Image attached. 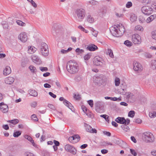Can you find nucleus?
<instances>
[{
	"mask_svg": "<svg viewBox=\"0 0 156 156\" xmlns=\"http://www.w3.org/2000/svg\"><path fill=\"white\" fill-rule=\"evenodd\" d=\"M110 30L113 36L119 37L121 36L124 33L125 29L122 24H119L111 27Z\"/></svg>",
	"mask_w": 156,
	"mask_h": 156,
	"instance_id": "obj_1",
	"label": "nucleus"
},
{
	"mask_svg": "<svg viewBox=\"0 0 156 156\" xmlns=\"http://www.w3.org/2000/svg\"><path fill=\"white\" fill-rule=\"evenodd\" d=\"M66 69L70 74H74L79 70V67L77 63L74 61L70 60L67 63Z\"/></svg>",
	"mask_w": 156,
	"mask_h": 156,
	"instance_id": "obj_2",
	"label": "nucleus"
},
{
	"mask_svg": "<svg viewBox=\"0 0 156 156\" xmlns=\"http://www.w3.org/2000/svg\"><path fill=\"white\" fill-rule=\"evenodd\" d=\"M38 49L41 55L43 56H47L48 55V46L45 43H41L39 46H38Z\"/></svg>",
	"mask_w": 156,
	"mask_h": 156,
	"instance_id": "obj_3",
	"label": "nucleus"
},
{
	"mask_svg": "<svg viewBox=\"0 0 156 156\" xmlns=\"http://www.w3.org/2000/svg\"><path fill=\"white\" fill-rule=\"evenodd\" d=\"M115 121L116 122L122 124L121 126V128L124 131L127 132V120L124 117H118Z\"/></svg>",
	"mask_w": 156,
	"mask_h": 156,
	"instance_id": "obj_4",
	"label": "nucleus"
},
{
	"mask_svg": "<svg viewBox=\"0 0 156 156\" xmlns=\"http://www.w3.org/2000/svg\"><path fill=\"white\" fill-rule=\"evenodd\" d=\"M107 80V79L105 76L102 75L100 76H96L94 78V83L98 86L104 85L105 84Z\"/></svg>",
	"mask_w": 156,
	"mask_h": 156,
	"instance_id": "obj_5",
	"label": "nucleus"
},
{
	"mask_svg": "<svg viewBox=\"0 0 156 156\" xmlns=\"http://www.w3.org/2000/svg\"><path fill=\"white\" fill-rule=\"evenodd\" d=\"M145 141L147 142H153L154 140V138L153 134L149 132H145L143 133Z\"/></svg>",
	"mask_w": 156,
	"mask_h": 156,
	"instance_id": "obj_6",
	"label": "nucleus"
},
{
	"mask_svg": "<svg viewBox=\"0 0 156 156\" xmlns=\"http://www.w3.org/2000/svg\"><path fill=\"white\" fill-rule=\"evenodd\" d=\"M75 13L79 20H82L84 18L86 14L85 10L83 9H78L76 10Z\"/></svg>",
	"mask_w": 156,
	"mask_h": 156,
	"instance_id": "obj_7",
	"label": "nucleus"
},
{
	"mask_svg": "<svg viewBox=\"0 0 156 156\" xmlns=\"http://www.w3.org/2000/svg\"><path fill=\"white\" fill-rule=\"evenodd\" d=\"M142 12L146 15H151L153 12V9L148 6H144L142 7L141 9Z\"/></svg>",
	"mask_w": 156,
	"mask_h": 156,
	"instance_id": "obj_8",
	"label": "nucleus"
},
{
	"mask_svg": "<svg viewBox=\"0 0 156 156\" xmlns=\"http://www.w3.org/2000/svg\"><path fill=\"white\" fill-rule=\"evenodd\" d=\"M104 62L102 58L98 56L95 57L94 59V64L96 66H101L104 64Z\"/></svg>",
	"mask_w": 156,
	"mask_h": 156,
	"instance_id": "obj_9",
	"label": "nucleus"
},
{
	"mask_svg": "<svg viewBox=\"0 0 156 156\" xmlns=\"http://www.w3.org/2000/svg\"><path fill=\"white\" fill-rule=\"evenodd\" d=\"M133 69L138 73H140L143 69L142 65L137 62L134 61L133 62Z\"/></svg>",
	"mask_w": 156,
	"mask_h": 156,
	"instance_id": "obj_10",
	"label": "nucleus"
},
{
	"mask_svg": "<svg viewBox=\"0 0 156 156\" xmlns=\"http://www.w3.org/2000/svg\"><path fill=\"white\" fill-rule=\"evenodd\" d=\"M65 149L66 151L73 154H76V149L74 147L70 144L66 145L65 146Z\"/></svg>",
	"mask_w": 156,
	"mask_h": 156,
	"instance_id": "obj_11",
	"label": "nucleus"
},
{
	"mask_svg": "<svg viewBox=\"0 0 156 156\" xmlns=\"http://www.w3.org/2000/svg\"><path fill=\"white\" fill-rule=\"evenodd\" d=\"M132 41L135 44H140L141 42V37L138 34H134L132 36Z\"/></svg>",
	"mask_w": 156,
	"mask_h": 156,
	"instance_id": "obj_12",
	"label": "nucleus"
},
{
	"mask_svg": "<svg viewBox=\"0 0 156 156\" xmlns=\"http://www.w3.org/2000/svg\"><path fill=\"white\" fill-rule=\"evenodd\" d=\"M59 100L61 101H63V103L64 105L69 108L72 111H73L74 108L73 107L69 101L64 99L63 97H60Z\"/></svg>",
	"mask_w": 156,
	"mask_h": 156,
	"instance_id": "obj_13",
	"label": "nucleus"
},
{
	"mask_svg": "<svg viewBox=\"0 0 156 156\" xmlns=\"http://www.w3.org/2000/svg\"><path fill=\"white\" fill-rule=\"evenodd\" d=\"M80 138L79 136L77 134L69 137L68 139L70 143L75 144L79 141Z\"/></svg>",
	"mask_w": 156,
	"mask_h": 156,
	"instance_id": "obj_14",
	"label": "nucleus"
},
{
	"mask_svg": "<svg viewBox=\"0 0 156 156\" xmlns=\"http://www.w3.org/2000/svg\"><path fill=\"white\" fill-rule=\"evenodd\" d=\"M135 101V96L130 92L127 93V103H133Z\"/></svg>",
	"mask_w": 156,
	"mask_h": 156,
	"instance_id": "obj_15",
	"label": "nucleus"
},
{
	"mask_svg": "<svg viewBox=\"0 0 156 156\" xmlns=\"http://www.w3.org/2000/svg\"><path fill=\"white\" fill-rule=\"evenodd\" d=\"M18 37L22 42H25L27 40V34L25 32L22 33Z\"/></svg>",
	"mask_w": 156,
	"mask_h": 156,
	"instance_id": "obj_16",
	"label": "nucleus"
},
{
	"mask_svg": "<svg viewBox=\"0 0 156 156\" xmlns=\"http://www.w3.org/2000/svg\"><path fill=\"white\" fill-rule=\"evenodd\" d=\"M31 58L33 61L37 64H40L41 63V61L40 58L35 55H32Z\"/></svg>",
	"mask_w": 156,
	"mask_h": 156,
	"instance_id": "obj_17",
	"label": "nucleus"
},
{
	"mask_svg": "<svg viewBox=\"0 0 156 156\" xmlns=\"http://www.w3.org/2000/svg\"><path fill=\"white\" fill-rule=\"evenodd\" d=\"M104 105L103 102L101 101H97L94 104L96 110L97 112H99V109L102 107Z\"/></svg>",
	"mask_w": 156,
	"mask_h": 156,
	"instance_id": "obj_18",
	"label": "nucleus"
},
{
	"mask_svg": "<svg viewBox=\"0 0 156 156\" xmlns=\"http://www.w3.org/2000/svg\"><path fill=\"white\" fill-rule=\"evenodd\" d=\"M2 105H1L0 107L1 111L3 113L7 112L9 110L8 106L6 104L2 102Z\"/></svg>",
	"mask_w": 156,
	"mask_h": 156,
	"instance_id": "obj_19",
	"label": "nucleus"
},
{
	"mask_svg": "<svg viewBox=\"0 0 156 156\" xmlns=\"http://www.w3.org/2000/svg\"><path fill=\"white\" fill-rule=\"evenodd\" d=\"M98 48L97 46L94 44H90L87 47V49L90 51H94L98 49Z\"/></svg>",
	"mask_w": 156,
	"mask_h": 156,
	"instance_id": "obj_20",
	"label": "nucleus"
},
{
	"mask_svg": "<svg viewBox=\"0 0 156 156\" xmlns=\"http://www.w3.org/2000/svg\"><path fill=\"white\" fill-rule=\"evenodd\" d=\"M107 10L106 8L104 7L101 8V9H99L98 11V13L99 15L101 16H103V15L106 13Z\"/></svg>",
	"mask_w": 156,
	"mask_h": 156,
	"instance_id": "obj_21",
	"label": "nucleus"
},
{
	"mask_svg": "<svg viewBox=\"0 0 156 156\" xmlns=\"http://www.w3.org/2000/svg\"><path fill=\"white\" fill-rule=\"evenodd\" d=\"M11 72V70L10 67L9 66H7L4 70L3 74L4 75L6 76L10 74Z\"/></svg>",
	"mask_w": 156,
	"mask_h": 156,
	"instance_id": "obj_22",
	"label": "nucleus"
},
{
	"mask_svg": "<svg viewBox=\"0 0 156 156\" xmlns=\"http://www.w3.org/2000/svg\"><path fill=\"white\" fill-rule=\"evenodd\" d=\"M14 79L12 77H9L6 78L5 79V83L7 84H11L14 81Z\"/></svg>",
	"mask_w": 156,
	"mask_h": 156,
	"instance_id": "obj_23",
	"label": "nucleus"
},
{
	"mask_svg": "<svg viewBox=\"0 0 156 156\" xmlns=\"http://www.w3.org/2000/svg\"><path fill=\"white\" fill-rule=\"evenodd\" d=\"M37 49L34 47L28 46V53L32 54L34 52L36 51Z\"/></svg>",
	"mask_w": 156,
	"mask_h": 156,
	"instance_id": "obj_24",
	"label": "nucleus"
},
{
	"mask_svg": "<svg viewBox=\"0 0 156 156\" xmlns=\"http://www.w3.org/2000/svg\"><path fill=\"white\" fill-rule=\"evenodd\" d=\"M29 94L30 96L36 97L38 95L37 92L34 90H29Z\"/></svg>",
	"mask_w": 156,
	"mask_h": 156,
	"instance_id": "obj_25",
	"label": "nucleus"
},
{
	"mask_svg": "<svg viewBox=\"0 0 156 156\" xmlns=\"http://www.w3.org/2000/svg\"><path fill=\"white\" fill-rule=\"evenodd\" d=\"M156 16L155 15H153L151 16L147 19L146 22L147 23L151 22L155 18Z\"/></svg>",
	"mask_w": 156,
	"mask_h": 156,
	"instance_id": "obj_26",
	"label": "nucleus"
},
{
	"mask_svg": "<svg viewBox=\"0 0 156 156\" xmlns=\"http://www.w3.org/2000/svg\"><path fill=\"white\" fill-rule=\"evenodd\" d=\"M137 20L136 16L133 13H131L130 15V20L132 22H133Z\"/></svg>",
	"mask_w": 156,
	"mask_h": 156,
	"instance_id": "obj_27",
	"label": "nucleus"
},
{
	"mask_svg": "<svg viewBox=\"0 0 156 156\" xmlns=\"http://www.w3.org/2000/svg\"><path fill=\"white\" fill-rule=\"evenodd\" d=\"M87 20L90 23H92L94 22V19L89 15L87 16Z\"/></svg>",
	"mask_w": 156,
	"mask_h": 156,
	"instance_id": "obj_28",
	"label": "nucleus"
},
{
	"mask_svg": "<svg viewBox=\"0 0 156 156\" xmlns=\"http://www.w3.org/2000/svg\"><path fill=\"white\" fill-rule=\"evenodd\" d=\"M151 67L153 69H156V60L152 61L151 62Z\"/></svg>",
	"mask_w": 156,
	"mask_h": 156,
	"instance_id": "obj_29",
	"label": "nucleus"
},
{
	"mask_svg": "<svg viewBox=\"0 0 156 156\" xmlns=\"http://www.w3.org/2000/svg\"><path fill=\"white\" fill-rule=\"evenodd\" d=\"M8 122L14 125H15L19 122V120L18 119H15L13 120H9Z\"/></svg>",
	"mask_w": 156,
	"mask_h": 156,
	"instance_id": "obj_30",
	"label": "nucleus"
},
{
	"mask_svg": "<svg viewBox=\"0 0 156 156\" xmlns=\"http://www.w3.org/2000/svg\"><path fill=\"white\" fill-rule=\"evenodd\" d=\"M21 132L20 131H16L14 133L13 136L15 137H17L21 134Z\"/></svg>",
	"mask_w": 156,
	"mask_h": 156,
	"instance_id": "obj_31",
	"label": "nucleus"
},
{
	"mask_svg": "<svg viewBox=\"0 0 156 156\" xmlns=\"http://www.w3.org/2000/svg\"><path fill=\"white\" fill-rule=\"evenodd\" d=\"M135 115V111L133 110L130 111L128 114V116L130 117L133 118Z\"/></svg>",
	"mask_w": 156,
	"mask_h": 156,
	"instance_id": "obj_32",
	"label": "nucleus"
},
{
	"mask_svg": "<svg viewBox=\"0 0 156 156\" xmlns=\"http://www.w3.org/2000/svg\"><path fill=\"white\" fill-rule=\"evenodd\" d=\"M149 116L151 118H153L156 116V112H150L149 113Z\"/></svg>",
	"mask_w": 156,
	"mask_h": 156,
	"instance_id": "obj_33",
	"label": "nucleus"
},
{
	"mask_svg": "<svg viewBox=\"0 0 156 156\" xmlns=\"http://www.w3.org/2000/svg\"><path fill=\"white\" fill-rule=\"evenodd\" d=\"M115 86H119L120 83V79L117 77H116L115 79Z\"/></svg>",
	"mask_w": 156,
	"mask_h": 156,
	"instance_id": "obj_34",
	"label": "nucleus"
},
{
	"mask_svg": "<svg viewBox=\"0 0 156 156\" xmlns=\"http://www.w3.org/2000/svg\"><path fill=\"white\" fill-rule=\"evenodd\" d=\"M139 22L140 23H144L146 21L144 17L142 16H139Z\"/></svg>",
	"mask_w": 156,
	"mask_h": 156,
	"instance_id": "obj_35",
	"label": "nucleus"
},
{
	"mask_svg": "<svg viewBox=\"0 0 156 156\" xmlns=\"http://www.w3.org/2000/svg\"><path fill=\"white\" fill-rule=\"evenodd\" d=\"M75 51L77 54L80 55L84 52V50L82 49H80L79 48H77L76 49Z\"/></svg>",
	"mask_w": 156,
	"mask_h": 156,
	"instance_id": "obj_36",
	"label": "nucleus"
},
{
	"mask_svg": "<svg viewBox=\"0 0 156 156\" xmlns=\"http://www.w3.org/2000/svg\"><path fill=\"white\" fill-rule=\"evenodd\" d=\"M101 117L104 118L107 122H108L109 121V116L107 115H100Z\"/></svg>",
	"mask_w": 156,
	"mask_h": 156,
	"instance_id": "obj_37",
	"label": "nucleus"
},
{
	"mask_svg": "<svg viewBox=\"0 0 156 156\" xmlns=\"http://www.w3.org/2000/svg\"><path fill=\"white\" fill-rule=\"evenodd\" d=\"M107 53L108 54L109 56L113 58L114 57V55L113 53L112 50L111 49H108V50Z\"/></svg>",
	"mask_w": 156,
	"mask_h": 156,
	"instance_id": "obj_38",
	"label": "nucleus"
},
{
	"mask_svg": "<svg viewBox=\"0 0 156 156\" xmlns=\"http://www.w3.org/2000/svg\"><path fill=\"white\" fill-rule=\"evenodd\" d=\"M73 97L76 100H79L81 98V95L79 94H74Z\"/></svg>",
	"mask_w": 156,
	"mask_h": 156,
	"instance_id": "obj_39",
	"label": "nucleus"
},
{
	"mask_svg": "<svg viewBox=\"0 0 156 156\" xmlns=\"http://www.w3.org/2000/svg\"><path fill=\"white\" fill-rule=\"evenodd\" d=\"M90 57L91 55L90 54L88 53L84 55V58L85 60H87L90 59Z\"/></svg>",
	"mask_w": 156,
	"mask_h": 156,
	"instance_id": "obj_40",
	"label": "nucleus"
},
{
	"mask_svg": "<svg viewBox=\"0 0 156 156\" xmlns=\"http://www.w3.org/2000/svg\"><path fill=\"white\" fill-rule=\"evenodd\" d=\"M135 29L136 30H139V31H142L143 30V28L140 26L137 25L135 27Z\"/></svg>",
	"mask_w": 156,
	"mask_h": 156,
	"instance_id": "obj_41",
	"label": "nucleus"
},
{
	"mask_svg": "<svg viewBox=\"0 0 156 156\" xmlns=\"http://www.w3.org/2000/svg\"><path fill=\"white\" fill-rule=\"evenodd\" d=\"M29 69L32 73H34L35 71V70L36 69L35 67L32 65L29 66Z\"/></svg>",
	"mask_w": 156,
	"mask_h": 156,
	"instance_id": "obj_42",
	"label": "nucleus"
},
{
	"mask_svg": "<svg viewBox=\"0 0 156 156\" xmlns=\"http://www.w3.org/2000/svg\"><path fill=\"white\" fill-rule=\"evenodd\" d=\"M87 103L90 106L92 107L94 105L93 101L92 100H90L87 101Z\"/></svg>",
	"mask_w": 156,
	"mask_h": 156,
	"instance_id": "obj_43",
	"label": "nucleus"
},
{
	"mask_svg": "<svg viewBox=\"0 0 156 156\" xmlns=\"http://www.w3.org/2000/svg\"><path fill=\"white\" fill-rule=\"evenodd\" d=\"M151 34L152 38L153 39L156 40V33L152 31L151 33Z\"/></svg>",
	"mask_w": 156,
	"mask_h": 156,
	"instance_id": "obj_44",
	"label": "nucleus"
},
{
	"mask_svg": "<svg viewBox=\"0 0 156 156\" xmlns=\"http://www.w3.org/2000/svg\"><path fill=\"white\" fill-rule=\"evenodd\" d=\"M39 68L40 69L42 72L47 71L48 70V69L47 67H40Z\"/></svg>",
	"mask_w": 156,
	"mask_h": 156,
	"instance_id": "obj_45",
	"label": "nucleus"
},
{
	"mask_svg": "<svg viewBox=\"0 0 156 156\" xmlns=\"http://www.w3.org/2000/svg\"><path fill=\"white\" fill-rule=\"evenodd\" d=\"M31 3V5L34 8H36L37 7V5L35 3V2L34 1H28Z\"/></svg>",
	"mask_w": 156,
	"mask_h": 156,
	"instance_id": "obj_46",
	"label": "nucleus"
},
{
	"mask_svg": "<svg viewBox=\"0 0 156 156\" xmlns=\"http://www.w3.org/2000/svg\"><path fill=\"white\" fill-rule=\"evenodd\" d=\"M31 118L35 121H37L38 120L37 118L35 115H32L31 116Z\"/></svg>",
	"mask_w": 156,
	"mask_h": 156,
	"instance_id": "obj_47",
	"label": "nucleus"
},
{
	"mask_svg": "<svg viewBox=\"0 0 156 156\" xmlns=\"http://www.w3.org/2000/svg\"><path fill=\"white\" fill-rule=\"evenodd\" d=\"M92 127L89 125H87L86 126V130L87 132L90 133Z\"/></svg>",
	"mask_w": 156,
	"mask_h": 156,
	"instance_id": "obj_48",
	"label": "nucleus"
},
{
	"mask_svg": "<svg viewBox=\"0 0 156 156\" xmlns=\"http://www.w3.org/2000/svg\"><path fill=\"white\" fill-rule=\"evenodd\" d=\"M17 23L19 25H21V26H24L25 23H23L22 21L20 20H18L17 21Z\"/></svg>",
	"mask_w": 156,
	"mask_h": 156,
	"instance_id": "obj_49",
	"label": "nucleus"
},
{
	"mask_svg": "<svg viewBox=\"0 0 156 156\" xmlns=\"http://www.w3.org/2000/svg\"><path fill=\"white\" fill-rule=\"evenodd\" d=\"M111 100L113 101H117L118 100L119 101H121V98H117L116 97L111 98Z\"/></svg>",
	"mask_w": 156,
	"mask_h": 156,
	"instance_id": "obj_50",
	"label": "nucleus"
},
{
	"mask_svg": "<svg viewBox=\"0 0 156 156\" xmlns=\"http://www.w3.org/2000/svg\"><path fill=\"white\" fill-rule=\"evenodd\" d=\"M97 3V2L96 1H90L88 2L89 4L92 5H96Z\"/></svg>",
	"mask_w": 156,
	"mask_h": 156,
	"instance_id": "obj_51",
	"label": "nucleus"
},
{
	"mask_svg": "<svg viewBox=\"0 0 156 156\" xmlns=\"http://www.w3.org/2000/svg\"><path fill=\"white\" fill-rule=\"evenodd\" d=\"M147 101L146 98L144 97H142L140 99V101L142 104L146 102Z\"/></svg>",
	"mask_w": 156,
	"mask_h": 156,
	"instance_id": "obj_52",
	"label": "nucleus"
},
{
	"mask_svg": "<svg viewBox=\"0 0 156 156\" xmlns=\"http://www.w3.org/2000/svg\"><path fill=\"white\" fill-rule=\"evenodd\" d=\"M144 56L146 58H150L151 57L152 55L149 53H146L144 54Z\"/></svg>",
	"mask_w": 156,
	"mask_h": 156,
	"instance_id": "obj_53",
	"label": "nucleus"
},
{
	"mask_svg": "<svg viewBox=\"0 0 156 156\" xmlns=\"http://www.w3.org/2000/svg\"><path fill=\"white\" fill-rule=\"evenodd\" d=\"M24 137L25 139L28 140L29 141H30V140H32V137L27 135H25Z\"/></svg>",
	"mask_w": 156,
	"mask_h": 156,
	"instance_id": "obj_54",
	"label": "nucleus"
},
{
	"mask_svg": "<svg viewBox=\"0 0 156 156\" xmlns=\"http://www.w3.org/2000/svg\"><path fill=\"white\" fill-rule=\"evenodd\" d=\"M103 133L105 135H106L108 136H111V133L110 132L106 131H103Z\"/></svg>",
	"mask_w": 156,
	"mask_h": 156,
	"instance_id": "obj_55",
	"label": "nucleus"
},
{
	"mask_svg": "<svg viewBox=\"0 0 156 156\" xmlns=\"http://www.w3.org/2000/svg\"><path fill=\"white\" fill-rule=\"evenodd\" d=\"M130 150L131 153L134 156H136L137 155V153L134 150L130 149Z\"/></svg>",
	"mask_w": 156,
	"mask_h": 156,
	"instance_id": "obj_56",
	"label": "nucleus"
},
{
	"mask_svg": "<svg viewBox=\"0 0 156 156\" xmlns=\"http://www.w3.org/2000/svg\"><path fill=\"white\" fill-rule=\"evenodd\" d=\"M37 102L36 101H34L32 102L31 104V107L34 108H35L37 105Z\"/></svg>",
	"mask_w": 156,
	"mask_h": 156,
	"instance_id": "obj_57",
	"label": "nucleus"
},
{
	"mask_svg": "<svg viewBox=\"0 0 156 156\" xmlns=\"http://www.w3.org/2000/svg\"><path fill=\"white\" fill-rule=\"evenodd\" d=\"M25 156H35L34 154L30 152H27L26 153Z\"/></svg>",
	"mask_w": 156,
	"mask_h": 156,
	"instance_id": "obj_58",
	"label": "nucleus"
},
{
	"mask_svg": "<svg viewBox=\"0 0 156 156\" xmlns=\"http://www.w3.org/2000/svg\"><path fill=\"white\" fill-rule=\"evenodd\" d=\"M49 94L53 98H55L56 97V95L54 94L53 93L51 92H49Z\"/></svg>",
	"mask_w": 156,
	"mask_h": 156,
	"instance_id": "obj_59",
	"label": "nucleus"
},
{
	"mask_svg": "<svg viewBox=\"0 0 156 156\" xmlns=\"http://www.w3.org/2000/svg\"><path fill=\"white\" fill-rule=\"evenodd\" d=\"M2 127L5 130H8L9 129V126L7 125H3Z\"/></svg>",
	"mask_w": 156,
	"mask_h": 156,
	"instance_id": "obj_60",
	"label": "nucleus"
},
{
	"mask_svg": "<svg viewBox=\"0 0 156 156\" xmlns=\"http://www.w3.org/2000/svg\"><path fill=\"white\" fill-rule=\"evenodd\" d=\"M53 143L55 144V146H58L59 145L60 143L58 141L55 140H54Z\"/></svg>",
	"mask_w": 156,
	"mask_h": 156,
	"instance_id": "obj_61",
	"label": "nucleus"
},
{
	"mask_svg": "<svg viewBox=\"0 0 156 156\" xmlns=\"http://www.w3.org/2000/svg\"><path fill=\"white\" fill-rule=\"evenodd\" d=\"M97 131L95 129H93L91 128V129L90 130V133H97Z\"/></svg>",
	"mask_w": 156,
	"mask_h": 156,
	"instance_id": "obj_62",
	"label": "nucleus"
},
{
	"mask_svg": "<svg viewBox=\"0 0 156 156\" xmlns=\"http://www.w3.org/2000/svg\"><path fill=\"white\" fill-rule=\"evenodd\" d=\"M44 87L46 88H50L51 87V86L48 83H45L44 84Z\"/></svg>",
	"mask_w": 156,
	"mask_h": 156,
	"instance_id": "obj_63",
	"label": "nucleus"
},
{
	"mask_svg": "<svg viewBox=\"0 0 156 156\" xmlns=\"http://www.w3.org/2000/svg\"><path fill=\"white\" fill-rule=\"evenodd\" d=\"M88 146V145L87 144H84L80 146V148L82 149H84L86 147H87Z\"/></svg>",
	"mask_w": 156,
	"mask_h": 156,
	"instance_id": "obj_64",
	"label": "nucleus"
}]
</instances>
